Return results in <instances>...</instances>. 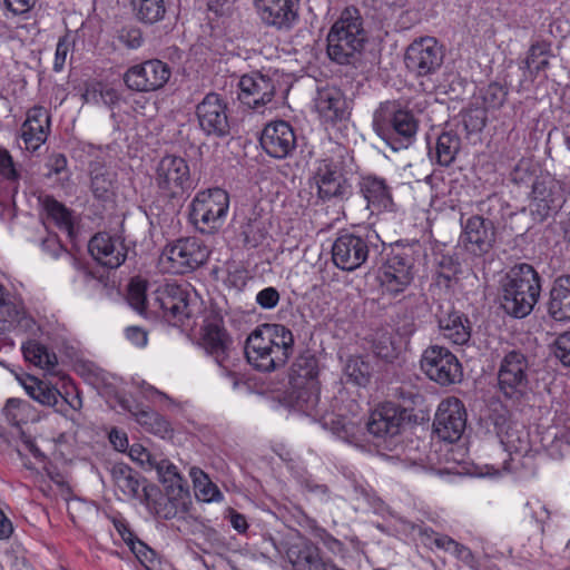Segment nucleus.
Returning a JSON list of instances; mask_svg holds the SVG:
<instances>
[{
  "instance_id": "obj_38",
  "label": "nucleus",
  "mask_w": 570,
  "mask_h": 570,
  "mask_svg": "<svg viewBox=\"0 0 570 570\" xmlns=\"http://www.w3.org/2000/svg\"><path fill=\"white\" fill-rule=\"evenodd\" d=\"M111 476L115 485L127 498H136L139 494L140 483L137 474L126 464H115L111 468Z\"/></svg>"
},
{
  "instance_id": "obj_14",
  "label": "nucleus",
  "mask_w": 570,
  "mask_h": 570,
  "mask_svg": "<svg viewBox=\"0 0 570 570\" xmlns=\"http://www.w3.org/2000/svg\"><path fill=\"white\" fill-rule=\"evenodd\" d=\"M414 258L409 250L392 249L380 269L379 279L382 287L392 295H397L413 281Z\"/></svg>"
},
{
  "instance_id": "obj_1",
  "label": "nucleus",
  "mask_w": 570,
  "mask_h": 570,
  "mask_svg": "<svg viewBox=\"0 0 570 570\" xmlns=\"http://www.w3.org/2000/svg\"><path fill=\"white\" fill-rule=\"evenodd\" d=\"M289 383L297 410L320 421L323 428L343 441L354 443L358 440L362 428L356 414L348 417L344 413H327L320 405L317 366L313 357H299L294 362Z\"/></svg>"
},
{
  "instance_id": "obj_5",
  "label": "nucleus",
  "mask_w": 570,
  "mask_h": 570,
  "mask_svg": "<svg viewBox=\"0 0 570 570\" xmlns=\"http://www.w3.org/2000/svg\"><path fill=\"white\" fill-rule=\"evenodd\" d=\"M373 127L392 150L399 151L413 144L419 121L411 110L403 109L395 102L386 101L381 104L374 112Z\"/></svg>"
},
{
  "instance_id": "obj_24",
  "label": "nucleus",
  "mask_w": 570,
  "mask_h": 570,
  "mask_svg": "<svg viewBox=\"0 0 570 570\" xmlns=\"http://www.w3.org/2000/svg\"><path fill=\"white\" fill-rule=\"evenodd\" d=\"M434 316L444 338L456 345H463L470 341V321L460 312L454 311L450 303H439Z\"/></svg>"
},
{
  "instance_id": "obj_43",
  "label": "nucleus",
  "mask_w": 570,
  "mask_h": 570,
  "mask_svg": "<svg viewBox=\"0 0 570 570\" xmlns=\"http://www.w3.org/2000/svg\"><path fill=\"white\" fill-rule=\"evenodd\" d=\"M24 358L37 366L51 370L57 364V357L37 341H29L22 345Z\"/></svg>"
},
{
  "instance_id": "obj_28",
  "label": "nucleus",
  "mask_w": 570,
  "mask_h": 570,
  "mask_svg": "<svg viewBox=\"0 0 570 570\" xmlns=\"http://www.w3.org/2000/svg\"><path fill=\"white\" fill-rule=\"evenodd\" d=\"M532 198L538 210L548 214L557 210L562 204V194L559 183L549 174L538 176L532 184Z\"/></svg>"
},
{
  "instance_id": "obj_22",
  "label": "nucleus",
  "mask_w": 570,
  "mask_h": 570,
  "mask_svg": "<svg viewBox=\"0 0 570 570\" xmlns=\"http://www.w3.org/2000/svg\"><path fill=\"white\" fill-rule=\"evenodd\" d=\"M499 438L509 454V460H505L503 465L505 471L517 472L519 465H524L532 459L529 455L531 450L530 434L523 425L513 424L504 433H500Z\"/></svg>"
},
{
  "instance_id": "obj_6",
  "label": "nucleus",
  "mask_w": 570,
  "mask_h": 570,
  "mask_svg": "<svg viewBox=\"0 0 570 570\" xmlns=\"http://www.w3.org/2000/svg\"><path fill=\"white\" fill-rule=\"evenodd\" d=\"M228 208L227 191L222 188L202 190L190 204V220L199 232L212 234L224 225Z\"/></svg>"
},
{
  "instance_id": "obj_37",
  "label": "nucleus",
  "mask_w": 570,
  "mask_h": 570,
  "mask_svg": "<svg viewBox=\"0 0 570 570\" xmlns=\"http://www.w3.org/2000/svg\"><path fill=\"white\" fill-rule=\"evenodd\" d=\"M188 499L189 492L181 495L166 492L154 502L155 513L165 520L174 519L178 513L185 512Z\"/></svg>"
},
{
  "instance_id": "obj_16",
  "label": "nucleus",
  "mask_w": 570,
  "mask_h": 570,
  "mask_svg": "<svg viewBox=\"0 0 570 570\" xmlns=\"http://www.w3.org/2000/svg\"><path fill=\"white\" fill-rule=\"evenodd\" d=\"M314 179L317 195L322 200H342L352 193V186L343 173L342 164L334 159L321 160Z\"/></svg>"
},
{
  "instance_id": "obj_8",
  "label": "nucleus",
  "mask_w": 570,
  "mask_h": 570,
  "mask_svg": "<svg viewBox=\"0 0 570 570\" xmlns=\"http://www.w3.org/2000/svg\"><path fill=\"white\" fill-rule=\"evenodd\" d=\"M529 368V360L521 351H509L502 357L498 371V385L507 399L520 401L528 393Z\"/></svg>"
},
{
  "instance_id": "obj_31",
  "label": "nucleus",
  "mask_w": 570,
  "mask_h": 570,
  "mask_svg": "<svg viewBox=\"0 0 570 570\" xmlns=\"http://www.w3.org/2000/svg\"><path fill=\"white\" fill-rule=\"evenodd\" d=\"M548 313L556 321H570V276H561L554 281Z\"/></svg>"
},
{
  "instance_id": "obj_27",
  "label": "nucleus",
  "mask_w": 570,
  "mask_h": 570,
  "mask_svg": "<svg viewBox=\"0 0 570 570\" xmlns=\"http://www.w3.org/2000/svg\"><path fill=\"white\" fill-rule=\"evenodd\" d=\"M315 108L320 116L328 122H336L348 116V105L341 89L326 86L317 90Z\"/></svg>"
},
{
  "instance_id": "obj_26",
  "label": "nucleus",
  "mask_w": 570,
  "mask_h": 570,
  "mask_svg": "<svg viewBox=\"0 0 570 570\" xmlns=\"http://www.w3.org/2000/svg\"><path fill=\"white\" fill-rule=\"evenodd\" d=\"M404 422V411L392 403H385L372 412L366 429L376 439L386 440L397 435Z\"/></svg>"
},
{
  "instance_id": "obj_55",
  "label": "nucleus",
  "mask_w": 570,
  "mask_h": 570,
  "mask_svg": "<svg viewBox=\"0 0 570 570\" xmlns=\"http://www.w3.org/2000/svg\"><path fill=\"white\" fill-rule=\"evenodd\" d=\"M554 355L564 366H570V332L560 334L553 344Z\"/></svg>"
},
{
  "instance_id": "obj_10",
  "label": "nucleus",
  "mask_w": 570,
  "mask_h": 570,
  "mask_svg": "<svg viewBox=\"0 0 570 570\" xmlns=\"http://www.w3.org/2000/svg\"><path fill=\"white\" fill-rule=\"evenodd\" d=\"M444 51L433 37L414 40L405 51V66L416 78H431L442 67Z\"/></svg>"
},
{
  "instance_id": "obj_52",
  "label": "nucleus",
  "mask_w": 570,
  "mask_h": 570,
  "mask_svg": "<svg viewBox=\"0 0 570 570\" xmlns=\"http://www.w3.org/2000/svg\"><path fill=\"white\" fill-rule=\"evenodd\" d=\"M420 534L426 539L425 544L433 543L438 549L451 552L455 540L445 534H438L430 528L420 529Z\"/></svg>"
},
{
  "instance_id": "obj_59",
  "label": "nucleus",
  "mask_w": 570,
  "mask_h": 570,
  "mask_svg": "<svg viewBox=\"0 0 570 570\" xmlns=\"http://www.w3.org/2000/svg\"><path fill=\"white\" fill-rule=\"evenodd\" d=\"M256 302L262 308H274L279 302V293L275 287H266L257 293Z\"/></svg>"
},
{
  "instance_id": "obj_39",
  "label": "nucleus",
  "mask_w": 570,
  "mask_h": 570,
  "mask_svg": "<svg viewBox=\"0 0 570 570\" xmlns=\"http://www.w3.org/2000/svg\"><path fill=\"white\" fill-rule=\"evenodd\" d=\"M130 3L136 18L144 23H156L166 13L164 0H131Z\"/></svg>"
},
{
  "instance_id": "obj_36",
  "label": "nucleus",
  "mask_w": 570,
  "mask_h": 570,
  "mask_svg": "<svg viewBox=\"0 0 570 570\" xmlns=\"http://www.w3.org/2000/svg\"><path fill=\"white\" fill-rule=\"evenodd\" d=\"M135 416L138 424H140L147 432L158 435L163 439L171 435V428L169 422L159 413L153 410L136 407L130 411Z\"/></svg>"
},
{
  "instance_id": "obj_21",
  "label": "nucleus",
  "mask_w": 570,
  "mask_h": 570,
  "mask_svg": "<svg viewBox=\"0 0 570 570\" xmlns=\"http://www.w3.org/2000/svg\"><path fill=\"white\" fill-rule=\"evenodd\" d=\"M238 87L239 101L250 109H258L269 104L276 90L274 81L261 72L244 75L239 79Z\"/></svg>"
},
{
  "instance_id": "obj_12",
  "label": "nucleus",
  "mask_w": 570,
  "mask_h": 570,
  "mask_svg": "<svg viewBox=\"0 0 570 570\" xmlns=\"http://www.w3.org/2000/svg\"><path fill=\"white\" fill-rule=\"evenodd\" d=\"M421 368L426 376L440 385H450L462 380V365L446 347L429 346L422 354Z\"/></svg>"
},
{
  "instance_id": "obj_42",
  "label": "nucleus",
  "mask_w": 570,
  "mask_h": 570,
  "mask_svg": "<svg viewBox=\"0 0 570 570\" xmlns=\"http://www.w3.org/2000/svg\"><path fill=\"white\" fill-rule=\"evenodd\" d=\"M460 263L451 256L442 255L436 263L434 278L436 286L450 289L456 282Z\"/></svg>"
},
{
  "instance_id": "obj_25",
  "label": "nucleus",
  "mask_w": 570,
  "mask_h": 570,
  "mask_svg": "<svg viewBox=\"0 0 570 570\" xmlns=\"http://www.w3.org/2000/svg\"><path fill=\"white\" fill-rule=\"evenodd\" d=\"M88 247L92 257L108 268L119 267L127 257V247L120 237L107 233L96 234L90 239Z\"/></svg>"
},
{
  "instance_id": "obj_2",
  "label": "nucleus",
  "mask_w": 570,
  "mask_h": 570,
  "mask_svg": "<svg viewBox=\"0 0 570 570\" xmlns=\"http://www.w3.org/2000/svg\"><path fill=\"white\" fill-rule=\"evenodd\" d=\"M293 351V334L282 324H263L256 327L245 343L248 363L262 372H272L284 366Z\"/></svg>"
},
{
  "instance_id": "obj_56",
  "label": "nucleus",
  "mask_w": 570,
  "mask_h": 570,
  "mask_svg": "<svg viewBox=\"0 0 570 570\" xmlns=\"http://www.w3.org/2000/svg\"><path fill=\"white\" fill-rule=\"evenodd\" d=\"M243 234L245 244L252 248L257 247L265 239V233L256 220L248 223Z\"/></svg>"
},
{
  "instance_id": "obj_17",
  "label": "nucleus",
  "mask_w": 570,
  "mask_h": 570,
  "mask_svg": "<svg viewBox=\"0 0 570 570\" xmlns=\"http://www.w3.org/2000/svg\"><path fill=\"white\" fill-rule=\"evenodd\" d=\"M466 426V412L463 403L456 397L443 400L438 407L433 428L438 436L446 442H455Z\"/></svg>"
},
{
  "instance_id": "obj_58",
  "label": "nucleus",
  "mask_w": 570,
  "mask_h": 570,
  "mask_svg": "<svg viewBox=\"0 0 570 570\" xmlns=\"http://www.w3.org/2000/svg\"><path fill=\"white\" fill-rule=\"evenodd\" d=\"M507 98V91L504 88L498 83H491L484 95V101L491 108L501 107Z\"/></svg>"
},
{
  "instance_id": "obj_51",
  "label": "nucleus",
  "mask_w": 570,
  "mask_h": 570,
  "mask_svg": "<svg viewBox=\"0 0 570 570\" xmlns=\"http://www.w3.org/2000/svg\"><path fill=\"white\" fill-rule=\"evenodd\" d=\"M216 364L220 370V374L228 379L232 383V386L236 389L242 380L240 374L237 371V364L234 358H232L230 353L224 356V360H215Z\"/></svg>"
},
{
  "instance_id": "obj_62",
  "label": "nucleus",
  "mask_w": 570,
  "mask_h": 570,
  "mask_svg": "<svg viewBox=\"0 0 570 570\" xmlns=\"http://www.w3.org/2000/svg\"><path fill=\"white\" fill-rule=\"evenodd\" d=\"M47 168L49 169L47 177H51V175H59L67 168V158L62 154H55L46 164Z\"/></svg>"
},
{
  "instance_id": "obj_61",
  "label": "nucleus",
  "mask_w": 570,
  "mask_h": 570,
  "mask_svg": "<svg viewBox=\"0 0 570 570\" xmlns=\"http://www.w3.org/2000/svg\"><path fill=\"white\" fill-rule=\"evenodd\" d=\"M0 175L8 179H14L17 171L13 167L12 158L9 153L0 148Z\"/></svg>"
},
{
  "instance_id": "obj_60",
  "label": "nucleus",
  "mask_w": 570,
  "mask_h": 570,
  "mask_svg": "<svg viewBox=\"0 0 570 570\" xmlns=\"http://www.w3.org/2000/svg\"><path fill=\"white\" fill-rule=\"evenodd\" d=\"M206 4L216 16L225 17L232 13L234 0H206Z\"/></svg>"
},
{
  "instance_id": "obj_63",
  "label": "nucleus",
  "mask_w": 570,
  "mask_h": 570,
  "mask_svg": "<svg viewBox=\"0 0 570 570\" xmlns=\"http://www.w3.org/2000/svg\"><path fill=\"white\" fill-rule=\"evenodd\" d=\"M129 455L132 460L138 461L140 464L147 462L150 466H153V462L156 461V458L151 456L150 453L139 444H134L130 448Z\"/></svg>"
},
{
  "instance_id": "obj_15",
  "label": "nucleus",
  "mask_w": 570,
  "mask_h": 570,
  "mask_svg": "<svg viewBox=\"0 0 570 570\" xmlns=\"http://www.w3.org/2000/svg\"><path fill=\"white\" fill-rule=\"evenodd\" d=\"M170 77L171 69L166 62L150 59L130 67L124 73V81L130 90L149 92L163 88Z\"/></svg>"
},
{
  "instance_id": "obj_9",
  "label": "nucleus",
  "mask_w": 570,
  "mask_h": 570,
  "mask_svg": "<svg viewBox=\"0 0 570 570\" xmlns=\"http://www.w3.org/2000/svg\"><path fill=\"white\" fill-rule=\"evenodd\" d=\"M377 235L367 232L342 233L332 245V261L334 265L346 272H353L364 265L370 256V247Z\"/></svg>"
},
{
  "instance_id": "obj_20",
  "label": "nucleus",
  "mask_w": 570,
  "mask_h": 570,
  "mask_svg": "<svg viewBox=\"0 0 570 570\" xmlns=\"http://www.w3.org/2000/svg\"><path fill=\"white\" fill-rule=\"evenodd\" d=\"M200 129L207 136L224 137L229 131L226 104L215 92L207 94L196 107Z\"/></svg>"
},
{
  "instance_id": "obj_30",
  "label": "nucleus",
  "mask_w": 570,
  "mask_h": 570,
  "mask_svg": "<svg viewBox=\"0 0 570 570\" xmlns=\"http://www.w3.org/2000/svg\"><path fill=\"white\" fill-rule=\"evenodd\" d=\"M360 188L366 200V208L372 214L389 209L392 206L391 191L384 179L366 176L362 179Z\"/></svg>"
},
{
  "instance_id": "obj_64",
  "label": "nucleus",
  "mask_w": 570,
  "mask_h": 570,
  "mask_svg": "<svg viewBox=\"0 0 570 570\" xmlns=\"http://www.w3.org/2000/svg\"><path fill=\"white\" fill-rule=\"evenodd\" d=\"M126 336L136 346L142 347L147 344V332L140 327H128L126 330Z\"/></svg>"
},
{
  "instance_id": "obj_23",
  "label": "nucleus",
  "mask_w": 570,
  "mask_h": 570,
  "mask_svg": "<svg viewBox=\"0 0 570 570\" xmlns=\"http://www.w3.org/2000/svg\"><path fill=\"white\" fill-rule=\"evenodd\" d=\"M261 145L271 157L286 158L292 155L296 147L294 129L284 120L271 122L265 126L262 132Z\"/></svg>"
},
{
  "instance_id": "obj_44",
  "label": "nucleus",
  "mask_w": 570,
  "mask_h": 570,
  "mask_svg": "<svg viewBox=\"0 0 570 570\" xmlns=\"http://www.w3.org/2000/svg\"><path fill=\"white\" fill-rule=\"evenodd\" d=\"M26 391L35 401L42 405H57L60 397L62 399V404L67 403V400L61 396L57 389L42 381L31 380V383L26 385Z\"/></svg>"
},
{
  "instance_id": "obj_45",
  "label": "nucleus",
  "mask_w": 570,
  "mask_h": 570,
  "mask_svg": "<svg viewBox=\"0 0 570 570\" xmlns=\"http://www.w3.org/2000/svg\"><path fill=\"white\" fill-rule=\"evenodd\" d=\"M371 372L370 363L362 356L348 357L344 366V374L347 381L358 386H364L368 383Z\"/></svg>"
},
{
  "instance_id": "obj_48",
  "label": "nucleus",
  "mask_w": 570,
  "mask_h": 570,
  "mask_svg": "<svg viewBox=\"0 0 570 570\" xmlns=\"http://www.w3.org/2000/svg\"><path fill=\"white\" fill-rule=\"evenodd\" d=\"M22 126L29 127V130H38L42 135V130H49L50 126L48 111L43 107L31 108Z\"/></svg>"
},
{
  "instance_id": "obj_50",
  "label": "nucleus",
  "mask_w": 570,
  "mask_h": 570,
  "mask_svg": "<svg viewBox=\"0 0 570 570\" xmlns=\"http://www.w3.org/2000/svg\"><path fill=\"white\" fill-rule=\"evenodd\" d=\"M373 353L385 361H391L396 356V351L391 337L386 334H377L373 340Z\"/></svg>"
},
{
  "instance_id": "obj_29",
  "label": "nucleus",
  "mask_w": 570,
  "mask_h": 570,
  "mask_svg": "<svg viewBox=\"0 0 570 570\" xmlns=\"http://www.w3.org/2000/svg\"><path fill=\"white\" fill-rule=\"evenodd\" d=\"M286 556L294 570H330L320 549L309 541L292 544Z\"/></svg>"
},
{
  "instance_id": "obj_54",
  "label": "nucleus",
  "mask_w": 570,
  "mask_h": 570,
  "mask_svg": "<svg viewBox=\"0 0 570 570\" xmlns=\"http://www.w3.org/2000/svg\"><path fill=\"white\" fill-rule=\"evenodd\" d=\"M72 41L70 40V37L68 35L59 38L57 47H56V53H55V61H53V70L59 72L63 69L67 57L71 50Z\"/></svg>"
},
{
  "instance_id": "obj_57",
  "label": "nucleus",
  "mask_w": 570,
  "mask_h": 570,
  "mask_svg": "<svg viewBox=\"0 0 570 570\" xmlns=\"http://www.w3.org/2000/svg\"><path fill=\"white\" fill-rule=\"evenodd\" d=\"M21 130V137L26 148L32 151L37 150L47 140L49 132V130H42V136H40L41 134L38 130H29V127L23 126Z\"/></svg>"
},
{
  "instance_id": "obj_19",
  "label": "nucleus",
  "mask_w": 570,
  "mask_h": 570,
  "mask_svg": "<svg viewBox=\"0 0 570 570\" xmlns=\"http://www.w3.org/2000/svg\"><path fill=\"white\" fill-rule=\"evenodd\" d=\"M151 307L169 322H183L190 316L188 293L180 285L166 283L154 292Z\"/></svg>"
},
{
  "instance_id": "obj_33",
  "label": "nucleus",
  "mask_w": 570,
  "mask_h": 570,
  "mask_svg": "<svg viewBox=\"0 0 570 570\" xmlns=\"http://www.w3.org/2000/svg\"><path fill=\"white\" fill-rule=\"evenodd\" d=\"M460 149V136L454 131H444L439 135L434 149L430 148L429 156L440 166L448 167L455 160Z\"/></svg>"
},
{
  "instance_id": "obj_7",
  "label": "nucleus",
  "mask_w": 570,
  "mask_h": 570,
  "mask_svg": "<svg viewBox=\"0 0 570 570\" xmlns=\"http://www.w3.org/2000/svg\"><path fill=\"white\" fill-rule=\"evenodd\" d=\"M208 257L209 250L202 240L186 237L165 246L159 265L166 273L186 274L205 264Z\"/></svg>"
},
{
  "instance_id": "obj_4",
  "label": "nucleus",
  "mask_w": 570,
  "mask_h": 570,
  "mask_svg": "<svg viewBox=\"0 0 570 570\" xmlns=\"http://www.w3.org/2000/svg\"><path fill=\"white\" fill-rule=\"evenodd\" d=\"M540 277L529 264L511 268L502 286L501 306L507 314L523 318L531 313L539 299Z\"/></svg>"
},
{
  "instance_id": "obj_53",
  "label": "nucleus",
  "mask_w": 570,
  "mask_h": 570,
  "mask_svg": "<svg viewBox=\"0 0 570 570\" xmlns=\"http://www.w3.org/2000/svg\"><path fill=\"white\" fill-rule=\"evenodd\" d=\"M490 419L495 426L497 434L500 436V433H504V431L509 426H513V422L510 421V412L507 407L501 404H497L491 412Z\"/></svg>"
},
{
  "instance_id": "obj_40",
  "label": "nucleus",
  "mask_w": 570,
  "mask_h": 570,
  "mask_svg": "<svg viewBox=\"0 0 570 570\" xmlns=\"http://www.w3.org/2000/svg\"><path fill=\"white\" fill-rule=\"evenodd\" d=\"M39 202L48 217L51 218L59 228L67 232L71 230V212L62 203L50 195L40 196Z\"/></svg>"
},
{
  "instance_id": "obj_47",
  "label": "nucleus",
  "mask_w": 570,
  "mask_h": 570,
  "mask_svg": "<svg viewBox=\"0 0 570 570\" xmlns=\"http://www.w3.org/2000/svg\"><path fill=\"white\" fill-rule=\"evenodd\" d=\"M190 475L194 480L195 488L204 501H220L223 494L219 489L208 479V476L199 469L193 468Z\"/></svg>"
},
{
  "instance_id": "obj_35",
  "label": "nucleus",
  "mask_w": 570,
  "mask_h": 570,
  "mask_svg": "<svg viewBox=\"0 0 570 570\" xmlns=\"http://www.w3.org/2000/svg\"><path fill=\"white\" fill-rule=\"evenodd\" d=\"M230 338L225 330L214 324L206 326L203 345L214 361H223L224 356L230 353Z\"/></svg>"
},
{
  "instance_id": "obj_32",
  "label": "nucleus",
  "mask_w": 570,
  "mask_h": 570,
  "mask_svg": "<svg viewBox=\"0 0 570 570\" xmlns=\"http://www.w3.org/2000/svg\"><path fill=\"white\" fill-rule=\"evenodd\" d=\"M90 189L98 199L110 198L116 181V173L100 161H92L89 166Z\"/></svg>"
},
{
  "instance_id": "obj_41",
  "label": "nucleus",
  "mask_w": 570,
  "mask_h": 570,
  "mask_svg": "<svg viewBox=\"0 0 570 570\" xmlns=\"http://www.w3.org/2000/svg\"><path fill=\"white\" fill-rule=\"evenodd\" d=\"M550 57H552L551 45L547 41H538L529 49L525 67L531 75H538L549 67Z\"/></svg>"
},
{
  "instance_id": "obj_13",
  "label": "nucleus",
  "mask_w": 570,
  "mask_h": 570,
  "mask_svg": "<svg viewBox=\"0 0 570 570\" xmlns=\"http://www.w3.org/2000/svg\"><path fill=\"white\" fill-rule=\"evenodd\" d=\"M259 21L278 32H288L299 22L301 0H253Z\"/></svg>"
},
{
  "instance_id": "obj_34",
  "label": "nucleus",
  "mask_w": 570,
  "mask_h": 570,
  "mask_svg": "<svg viewBox=\"0 0 570 570\" xmlns=\"http://www.w3.org/2000/svg\"><path fill=\"white\" fill-rule=\"evenodd\" d=\"M158 475L159 481L167 493L184 494L188 491V485L178 472L177 466L167 459H160L153 462V466Z\"/></svg>"
},
{
  "instance_id": "obj_49",
  "label": "nucleus",
  "mask_w": 570,
  "mask_h": 570,
  "mask_svg": "<svg viewBox=\"0 0 570 570\" xmlns=\"http://www.w3.org/2000/svg\"><path fill=\"white\" fill-rule=\"evenodd\" d=\"M117 39L124 47L130 50L138 49L144 43L142 32L136 26H125L119 29Z\"/></svg>"
},
{
  "instance_id": "obj_11",
  "label": "nucleus",
  "mask_w": 570,
  "mask_h": 570,
  "mask_svg": "<svg viewBox=\"0 0 570 570\" xmlns=\"http://www.w3.org/2000/svg\"><path fill=\"white\" fill-rule=\"evenodd\" d=\"M157 187L168 197H183L193 188L190 169L187 161L179 156H164L156 168Z\"/></svg>"
},
{
  "instance_id": "obj_46",
  "label": "nucleus",
  "mask_w": 570,
  "mask_h": 570,
  "mask_svg": "<svg viewBox=\"0 0 570 570\" xmlns=\"http://www.w3.org/2000/svg\"><path fill=\"white\" fill-rule=\"evenodd\" d=\"M147 282L142 278H132L128 285L127 301L139 314H144L151 303L147 302Z\"/></svg>"
},
{
  "instance_id": "obj_3",
  "label": "nucleus",
  "mask_w": 570,
  "mask_h": 570,
  "mask_svg": "<svg viewBox=\"0 0 570 570\" xmlns=\"http://www.w3.org/2000/svg\"><path fill=\"white\" fill-rule=\"evenodd\" d=\"M368 40L364 20L355 7L345 8L327 33L328 58L340 65L356 66Z\"/></svg>"
},
{
  "instance_id": "obj_18",
  "label": "nucleus",
  "mask_w": 570,
  "mask_h": 570,
  "mask_svg": "<svg viewBox=\"0 0 570 570\" xmlns=\"http://www.w3.org/2000/svg\"><path fill=\"white\" fill-rule=\"evenodd\" d=\"M462 226L460 239L469 253L481 256L492 249L497 240V227L492 219L483 215H473Z\"/></svg>"
}]
</instances>
